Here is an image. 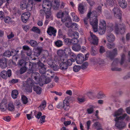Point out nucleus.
Listing matches in <instances>:
<instances>
[{
	"label": "nucleus",
	"instance_id": "obj_1",
	"mask_svg": "<svg viewBox=\"0 0 130 130\" xmlns=\"http://www.w3.org/2000/svg\"><path fill=\"white\" fill-rule=\"evenodd\" d=\"M33 80L30 78H28L26 81L23 82V85L27 91L28 92H31L32 91V87L33 86V90L35 91L37 94H41L42 89L38 86H35Z\"/></svg>",
	"mask_w": 130,
	"mask_h": 130
},
{
	"label": "nucleus",
	"instance_id": "obj_2",
	"mask_svg": "<svg viewBox=\"0 0 130 130\" xmlns=\"http://www.w3.org/2000/svg\"><path fill=\"white\" fill-rule=\"evenodd\" d=\"M127 114L125 113L122 116L119 117H116L114 120L116 122L115 126L119 129L121 130L125 128L126 125V124L122 121L125 118Z\"/></svg>",
	"mask_w": 130,
	"mask_h": 130
},
{
	"label": "nucleus",
	"instance_id": "obj_3",
	"mask_svg": "<svg viewBox=\"0 0 130 130\" xmlns=\"http://www.w3.org/2000/svg\"><path fill=\"white\" fill-rule=\"evenodd\" d=\"M115 32L117 34H124L126 29V26L124 24L122 23L120 24L117 26H116L115 27Z\"/></svg>",
	"mask_w": 130,
	"mask_h": 130
},
{
	"label": "nucleus",
	"instance_id": "obj_4",
	"mask_svg": "<svg viewBox=\"0 0 130 130\" xmlns=\"http://www.w3.org/2000/svg\"><path fill=\"white\" fill-rule=\"evenodd\" d=\"M90 23L92 25L93 31L96 32L98 31V20L96 17L94 16L90 18Z\"/></svg>",
	"mask_w": 130,
	"mask_h": 130
},
{
	"label": "nucleus",
	"instance_id": "obj_5",
	"mask_svg": "<svg viewBox=\"0 0 130 130\" xmlns=\"http://www.w3.org/2000/svg\"><path fill=\"white\" fill-rule=\"evenodd\" d=\"M72 64V61L70 59H68L66 62H62L59 64L60 69L62 71H66L68 68L69 66Z\"/></svg>",
	"mask_w": 130,
	"mask_h": 130
},
{
	"label": "nucleus",
	"instance_id": "obj_6",
	"mask_svg": "<svg viewBox=\"0 0 130 130\" xmlns=\"http://www.w3.org/2000/svg\"><path fill=\"white\" fill-rule=\"evenodd\" d=\"M90 37H89L88 40L89 41L94 45H97L98 43V39L95 35L90 32Z\"/></svg>",
	"mask_w": 130,
	"mask_h": 130
},
{
	"label": "nucleus",
	"instance_id": "obj_7",
	"mask_svg": "<svg viewBox=\"0 0 130 130\" xmlns=\"http://www.w3.org/2000/svg\"><path fill=\"white\" fill-rule=\"evenodd\" d=\"M113 15L115 17L121 20L122 18V12L118 7L114 8L112 11Z\"/></svg>",
	"mask_w": 130,
	"mask_h": 130
},
{
	"label": "nucleus",
	"instance_id": "obj_8",
	"mask_svg": "<svg viewBox=\"0 0 130 130\" xmlns=\"http://www.w3.org/2000/svg\"><path fill=\"white\" fill-rule=\"evenodd\" d=\"M89 55L88 54H86L85 56V58H84V56L82 54H78L76 57V60L77 63L78 64H80L82 63L83 62L87 60L88 57L87 56H88Z\"/></svg>",
	"mask_w": 130,
	"mask_h": 130
},
{
	"label": "nucleus",
	"instance_id": "obj_9",
	"mask_svg": "<svg viewBox=\"0 0 130 130\" xmlns=\"http://www.w3.org/2000/svg\"><path fill=\"white\" fill-rule=\"evenodd\" d=\"M11 74V70L8 69L7 71L5 70L2 71L1 73L0 76L3 79H6L8 77H10Z\"/></svg>",
	"mask_w": 130,
	"mask_h": 130
},
{
	"label": "nucleus",
	"instance_id": "obj_10",
	"mask_svg": "<svg viewBox=\"0 0 130 130\" xmlns=\"http://www.w3.org/2000/svg\"><path fill=\"white\" fill-rule=\"evenodd\" d=\"M78 11L79 13L83 14L86 11V3L84 2L79 4L78 8Z\"/></svg>",
	"mask_w": 130,
	"mask_h": 130
},
{
	"label": "nucleus",
	"instance_id": "obj_11",
	"mask_svg": "<svg viewBox=\"0 0 130 130\" xmlns=\"http://www.w3.org/2000/svg\"><path fill=\"white\" fill-rule=\"evenodd\" d=\"M47 32L49 36H53V37H55L56 36L57 30L54 27L50 26L48 28Z\"/></svg>",
	"mask_w": 130,
	"mask_h": 130
},
{
	"label": "nucleus",
	"instance_id": "obj_12",
	"mask_svg": "<svg viewBox=\"0 0 130 130\" xmlns=\"http://www.w3.org/2000/svg\"><path fill=\"white\" fill-rule=\"evenodd\" d=\"M92 61L94 64L97 63L100 66H103L104 64V61L100 58H93L92 59Z\"/></svg>",
	"mask_w": 130,
	"mask_h": 130
},
{
	"label": "nucleus",
	"instance_id": "obj_13",
	"mask_svg": "<svg viewBox=\"0 0 130 130\" xmlns=\"http://www.w3.org/2000/svg\"><path fill=\"white\" fill-rule=\"evenodd\" d=\"M30 16V13L29 12H25L23 13L21 17V20L24 23L26 22Z\"/></svg>",
	"mask_w": 130,
	"mask_h": 130
},
{
	"label": "nucleus",
	"instance_id": "obj_14",
	"mask_svg": "<svg viewBox=\"0 0 130 130\" xmlns=\"http://www.w3.org/2000/svg\"><path fill=\"white\" fill-rule=\"evenodd\" d=\"M7 104L5 99L2 101L0 104V109L2 111H4L6 110Z\"/></svg>",
	"mask_w": 130,
	"mask_h": 130
},
{
	"label": "nucleus",
	"instance_id": "obj_15",
	"mask_svg": "<svg viewBox=\"0 0 130 130\" xmlns=\"http://www.w3.org/2000/svg\"><path fill=\"white\" fill-rule=\"evenodd\" d=\"M43 8L44 9L46 18H48L51 17V7H49V6H48L46 7Z\"/></svg>",
	"mask_w": 130,
	"mask_h": 130
},
{
	"label": "nucleus",
	"instance_id": "obj_16",
	"mask_svg": "<svg viewBox=\"0 0 130 130\" xmlns=\"http://www.w3.org/2000/svg\"><path fill=\"white\" fill-rule=\"evenodd\" d=\"M74 36V38L71 39V44H77L78 41L77 38L78 37L79 34L77 32H75Z\"/></svg>",
	"mask_w": 130,
	"mask_h": 130
},
{
	"label": "nucleus",
	"instance_id": "obj_17",
	"mask_svg": "<svg viewBox=\"0 0 130 130\" xmlns=\"http://www.w3.org/2000/svg\"><path fill=\"white\" fill-rule=\"evenodd\" d=\"M108 41L109 42H112L115 40V37L112 33H110L107 35L106 37Z\"/></svg>",
	"mask_w": 130,
	"mask_h": 130
},
{
	"label": "nucleus",
	"instance_id": "obj_18",
	"mask_svg": "<svg viewBox=\"0 0 130 130\" xmlns=\"http://www.w3.org/2000/svg\"><path fill=\"white\" fill-rule=\"evenodd\" d=\"M20 6L22 10H24L26 8L28 10H31V7H29L28 5H27V4L25 3L22 2L21 3L20 5Z\"/></svg>",
	"mask_w": 130,
	"mask_h": 130
},
{
	"label": "nucleus",
	"instance_id": "obj_19",
	"mask_svg": "<svg viewBox=\"0 0 130 130\" xmlns=\"http://www.w3.org/2000/svg\"><path fill=\"white\" fill-rule=\"evenodd\" d=\"M31 77L32 78H34L35 80L38 81L39 80L40 76L38 73L35 72L31 74Z\"/></svg>",
	"mask_w": 130,
	"mask_h": 130
},
{
	"label": "nucleus",
	"instance_id": "obj_20",
	"mask_svg": "<svg viewBox=\"0 0 130 130\" xmlns=\"http://www.w3.org/2000/svg\"><path fill=\"white\" fill-rule=\"evenodd\" d=\"M118 3L119 5L121 8H125L126 7L127 3L125 0H120Z\"/></svg>",
	"mask_w": 130,
	"mask_h": 130
},
{
	"label": "nucleus",
	"instance_id": "obj_21",
	"mask_svg": "<svg viewBox=\"0 0 130 130\" xmlns=\"http://www.w3.org/2000/svg\"><path fill=\"white\" fill-rule=\"evenodd\" d=\"M63 108L64 110H67L69 108V104L68 101L66 100H64L63 101Z\"/></svg>",
	"mask_w": 130,
	"mask_h": 130
},
{
	"label": "nucleus",
	"instance_id": "obj_22",
	"mask_svg": "<svg viewBox=\"0 0 130 130\" xmlns=\"http://www.w3.org/2000/svg\"><path fill=\"white\" fill-rule=\"evenodd\" d=\"M106 57L112 60L114 59V57L113 56L112 53L110 51H106Z\"/></svg>",
	"mask_w": 130,
	"mask_h": 130
},
{
	"label": "nucleus",
	"instance_id": "obj_23",
	"mask_svg": "<svg viewBox=\"0 0 130 130\" xmlns=\"http://www.w3.org/2000/svg\"><path fill=\"white\" fill-rule=\"evenodd\" d=\"M43 2L42 6L43 8L46 7L48 6H49V7H51V2L49 0L46 1H43Z\"/></svg>",
	"mask_w": 130,
	"mask_h": 130
},
{
	"label": "nucleus",
	"instance_id": "obj_24",
	"mask_svg": "<svg viewBox=\"0 0 130 130\" xmlns=\"http://www.w3.org/2000/svg\"><path fill=\"white\" fill-rule=\"evenodd\" d=\"M46 105V102L45 100H43L40 106L38 107V109L41 110L44 109Z\"/></svg>",
	"mask_w": 130,
	"mask_h": 130
},
{
	"label": "nucleus",
	"instance_id": "obj_25",
	"mask_svg": "<svg viewBox=\"0 0 130 130\" xmlns=\"http://www.w3.org/2000/svg\"><path fill=\"white\" fill-rule=\"evenodd\" d=\"M72 49L76 51H78L80 50L81 48V46L79 44H73L72 46Z\"/></svg>",
	"mask_w": 130,
	"mask_h": 130
},
{
	"label": "nucleus",
	"instance_id": "obj_26",
	"mask_svg": "<svg viewBox=\"0 0 130 130\" xmlns=\"http://www.w3.org/2000/svg\"><path fill=\"white\" fill-rule=\"evenodd\" d=\"M91 53L92 55L93 56L95 55L97 53V50L95 45L91 46Z\"/></svg>",
	"mask_w": 130,
	"mask_h": 130
},
{
	"label": "nucleus",
	"instance_id": "obj_27",
	"mask_svg": "<svg viewBox=\"0 0 130 130\" xmlns=\"http://www.w3.org/2000/svg\"><path fill=\"white\" fill-rule=\"evenodd\" d=\"M92 14V12H89L87 14V17L84 20L85 24L87 26L88 20L90 18V17L91 16Z\"/></svg>",
	"mask_w": 130,
	"mask_h": 130
},
{
	"label": "nucleus",
	"instance_id": "obj_28",
	"mask_svg": "<svg viewBox=\"0 0 130 130\" xmlns=\"http://www.w3.org/2000/svg\"><path fill=\"white\" fill-rule=\"evenodd\" d=\"M18 94V91L17 90H14L11 92V96L13 99H16Z\"/></svg>",
	"mask_w": 130,
	"mask_h": 130
},
{
	"label": "nucleus",
	"instance_id": "obj_29",
	"mask_svg": "<svg viewBox=\"0 0 130 130\" xmlns=\"http://www.w3.org/2000/svg\"><path fill=\"white\" fill-rule=\"evenodd\" d=\"M106 26L105 21L104 20H101L100 21L99 27V28L104 27L106 28Z\"/></svg>",
	"mask_w": 130,
	"mask_h": 130
},
{
	"label": "nucleus",
	"instance_id": "obj_30",
	"mask_svg": "<svg viewBox=\"0 0 130 130\" xmlns=\"http://www.w3.org/2000/svg\"><path fill=\"white\" fill-rule=\"evenodd\" d=\"M95 107L93 105H90L89 106V107L87 109V111L89 114H90L92 113L94 111V109Z\"/></svg>",
	"mask_w": 130,
	"mask_h": 130
},
{
	"label": "nucleus",
	"instance_id": "obj_31",
	"mask_svg": "<svg viewBox=\"0 0 130 130\" xmlns=\"http://www.w3.org/2000/svg\"><path fill=\"white\" fill-rule=\"evenodd\" d=\"M7 61L5 59L3 60V62L0 65V67L4 69L7 66Z\"/></svg>",
	"mask_w": 130,
	"mask_h": 130
},
{
	"label": "nucleus",
	"instance_id": "obj_32",
	"mask_svg": "<svg viewBox=\"0 0 130 130\" xmlns=\"http://www.w3.org/2000/svg\"><path fill=\"white\" fill-rule=\"evenodd\" d=\"M123 109L122 108H120L117 111H116L115 113L114 116L117 117V116L121 115L122 113Z\"/></svg>",
	"mask_w": 130,
	"mask_h": 130
},
{
	"label": "nucleus",
	"instance_id": "obj_33",
	"mask_svg": "<svg viewBox=\"0 0 130 130\" xmlns=\"http://www.w3.org/2000/svg\"><path fill=\"white\" fill-rule=\"evenodd\" d=\"M25 65L27 69L28 70L32 69L33 64L31 62H27L25 63Z\"/></svg>",
	"mask_w": 130,
	"mask_h": 130
},
{
	"label": "nucleus",
	"instance_id": "obj_34",
	"mask_svg": "<svg viewBox=\"0 0 130 130\" xmlns=\"http://www.w3.org/2000/svg\"><path fill=\"white\" fill-rule=\"evenodd\" d=\"M106 28L104 27L99 28L98 29V31L100 35L104 34L105 32Z\"/></svg>",
	"mask_w": 130,
	"mask_h": 130
},
{
	"label": "nucleus",
	"instance_id": "obj_35",
	"mask_svg": "<svg viewBox=\"0 0 130 130\" xmlns=\"http://www.w3.org/2000/svg\"><path fill=\"white\" fill-rule=\"evenodd\" d=\"M8 109L10 111H13L14 109V107L12 103H10L8 104Z\"/></svg>",
	"mask_w": 130,
	"mask_h": 130
},
{
	"label": "nucleus",
	"instance_id": "obj_36",
	"mask_svg": "<svg viewBox=\"0 0 130 130\" xmlns=\"http://www.w3.org/2000/svg\"><path fill=\"white\" fill-rule=\"evenodd\" d=\"M107 46L108 49H110L114 48L115 47V45L112 42H110L107 43Z\"/></svg>",
	"mask_w": 130,
	"mask_h": 130
},
{
	"label": "nucleus",
	"instance_id": "obj_37",
	"mask_svg": "<svg viewBox=\"0 0 130 130\" xmlns=\"http://www.w3.org/2000/svg\"><path fill=\"white\" fill-rule=\"evenodd\" d=\"M70 55L71 58L69 59H70L72 61V64L73 62H74L76 60V56L74 54L72 53H70Z\"/></svg>",
	"mask_w": 130,
	"mask_h": 130
},
{
	"label": "nucleus",
	"instance_id": "obj_38",
	"mask_svg": "<svg viewBox=\"0 0 130 130\" xmlns=\"http://www.w3.org/2000/svg\"><path fill=\"white\" fill-rule=\"evenodd\" d=\"M60 60L62 62H66L68 61L67 56L65 54L60 57Z\"/></svg>",
	"mask_w": 130,
	"mask_h": 130
},
{
	"label": "nucleus",
	"instance_id": "obj_39",
	"mask_svg": "<svg viewBox=\"0 0 130 130\" xmlns=\"http://www.w3.org/2000/svg\"><path fill=\"white\" fill-rule=\"evenodd\" d=\"M107 4L111 7L114 5V0H106Z\"/></svg>",
	"mask_w": 130,
	"mask_h": 130
},
{
	"label": "nucleus",
	"instance_id": "obj_40",
	"mask_svg": "<svg viewBox=\"0 0 130 130\" xmlns=\"http://www.w3.org/2000/svg\"><path fill=\"white\" fill-rule=\"evenodd\" d=\"M64 42L66 45H69L71 44V39L67 38L64 39Z\"/></svg>",
	"mask_w": 130,
	"mask_h": 130
},
{
	"label": "nucleus",
	"instance_id": "obj_41",
	"mask_svg": "<svg viewBox=\"0 0 130 130\" xmlns=\"http://www.w3.org/2000/svg\"><path fill=\"white\" fill-rule=\"evenodd\" d=\"M4 19V21L6 23L10 24L12 22L11 18L9 17H6Z\"/></svg>",
	"mask_w": 130,
	"mask_h": 130
},
{
	"label": "nucleus",
	"instance_id": "obj_42",
	"mask_svg": "<svg viewBox=\"0 0 130 130\" xmlns=\"http://www.w3.org/2000/svg\"><path fill=\"white\" fill-rule=\"evenodd\" d=\"M54 6L55 7L54 8L57 9L60 5L59 0H54Z\"/></svg>",
	"mask_w": 130,
	"mask_h": 130
},
{
	"label": "nucleus",
	"instance_id": "obj_43",
	"mask_svg": "<svg viewBox=\"0 0 130 130\" xmlns=\"http://www.w3.org/2000/svg\"><path fill=\"white\" fill-rule=\"evenodd\" d=\"M31 30L39 34L40 32V29L35 26L33 27L31 29Z\"/></svg>",
	"mask_w": 130,
	"mask_h": 130
},
{
	"label": "nucleus",
	"instance_id": "obj_44",
	"mask_svg": "<svg viewBox=\"0 0 130 130\" xmlns=\"http://www.w3.org/2000/svg\"><path fill=\"white\" fill-rule=\"evenodd\" d=\"M88 63L87 62H85L83 63L80 66V69L83 70H84L86 69L87 67L88 66Z\"/></svg>",
	"mask_w": 130,
	"mask_h": 130
},
{
	"label": "nucleus",
	"instance_id": "obj_45",
	"mask_svg": "<svg viewBox=\"0 0 130 130\" xmlns=\"http://www.w3.org/2000/svg\"><path fill=\"white\" fill-rule=\"evenodd\" d=\"M46 67H44L43 68H39V72L42 74H45L46 70Z\"/></svg>",
	"mask_w": 130,
	"mask_h": 130
},
{
	"label": "nucleus",
	"instance_id": "obj_46",
	"mask_svg": "<svg viewBox=\"0 0 130 130\" xmlns=\"http://www.w3.org/2000/svg\"><path fill=\"white\" fill-rule=\"evenodd\" d=\"M97 97L99 99H103L105 98L106 96L103 93L100 92L98 94Z\"/></svg>",
	"mask_w": 130,
	"mask_h": 130
},
{
	"label": "nucleus",
	"instance_id": "obj_47",
	"mask_svg": "<svg viewBox=\"0 0 130 130\" xmlns=\"http://www.w3.org/2000/svg\"><path fill=\"white\" fill-rule=\"evenodd\" d=\"M47 63L51 67L52 66H54V64H55V63L53 62V60L50 58L48 59Z\"/></svg>",
	"mask_w": 130,
	"mask_h": 130
},
{
	"label": "nucleus",
	"instance_id": "obj_48",
	"mask_svg": "<svg viewBox=\"0 0 130 130\" xmlns=\"http://www.w3.org/2000/svg\"><path fill=\"white\" fill-rule=\"evenodd\" d=\"M80 69V66L79 65H75L73 67L74 71L77 72L79 71Z\"/></svg>",
	"mask_w": 130,
	"mask_h": 130
},
{
	"label": "nucleus",
	"instance_id": "obj_49",
	"mask_svg": "<svg viewBox=\"0 0 130 130\" xmlns=\"http://www.w3.org/2000/svg\"><path fill=\"white\" fill-rule=\"evenodd\" d=\"M22 100L23 103L24 104H26L28 102L27 98L24 95H22Z\"/></svg>",
	"mask_w": 130,
	"mask_h": 130
},
{
	"label": "nucleus",
	"instance_id": "obj_50",
	"mask_svg": "<svg viewBox=\"0 0 130 130\" xmlns=\"http://www.w3.org/2000/svg\"><path fill=\"white\" fill-rule=\"evenodd\" d=\"M56 45L58 47H60L62 45V42L60 40L57 41L55 43Z\"/></svg>",
	"mask_w": 130,
	"mask_h": 130
},
{
	"label": "nucleus",
	"instance_id": "obj_51",
	"mask_svg": "<svg viewBox=\"0 0 130 130\" xmlns=\"http://www.w3.org/2000/svg\"><path fill=\"white\" fill-rule=\"evenodd\" d=\"M72 15L73 17V21L76 22H78L79 21V19L78 17L75 15L74 13H72Z\"/></svg>",
	"mask_w": 130,
	"mask_h": 130
},
{
	"label": "nucleus",
	"instance_id": "obj_52",
	"mask_svg": "<svg viewBox=\"0 0 130 130\" xmlns=\"http://www.w3.org/2000/svg\"><path fill=\"white\" fill-rule=\"evenodd\" d=\"M125 60V54L123 53L121 55V60L120 62V63L121 65H122L123 64Z\"/></svg>",
	"mask_w": 130,
	"mask_h": 130
},
{
	"label": "nucleus",
	"instance_id": "obj_53",
	"mask_svg": "<svg viewBox=\"0 0 130 130\" xmlns=\"http://www.w3.org/2000/svg\"><path fill=\"white\" fill-rule=\"evenodd\" d=\"M57 54L58 56H60V57L63 55H64V51L62 50H59L57 51Z\"/></svg>",
	"mask_w": 130,
	"mask_h": 130
},
{
	"label": "nucleus",
	"instance_id": "obj_54",
	"mask_svg": "<svg viewBox=\"0 0 130 130\" xmlns=\"http://www.w3.org/2000/svg\"><path fill=\"white\" fill-rule=\"evenodd\" d=\"M30 45L32 46H36L37 44V42L33 40H31L29 42Z\"/></svg>",
	"mask_w": 130,
	"mask_h": 130
},
{
	"label": "nucleus",
	"instance_id": "obj_55",
	"mask_svg": "<svg viewBox=\"0 0 130 130\" xmlns=\"http://www.w3.org/2000/svg\"><path fill=\"white\" fill-rule=\"evenodd\" d=\"M38 67L39 68H43L44 67H46L44 64L42 63L40 61H39L37 63Z\"/></svg>",
	"mask_w": 130,
	"mask_h": 130
},
{
	"label": "nucleus",
	"instance_id": "obj_56",
	"mask_svg": "<svg viewBox=\"0 0 130 130\" xmlns=\"http://www.w3.org/2000/svg\"><path fill=\"white\" fill-rule=\"evenodd\" d=\"M42 48L41 47H38L37 48L36 51H37V56H39L42 52Z\"/></svg>",
	"mask_w": 130,
	"mask_h": 130
},
{
	"label": "nucleus",
	"instance_id": "obj_57",
	"mask_svg": "<svg viewBox=\"0 0 130 130\" xmlns=\"http://www.w3.org/2000/svg\"><path fill=\"white\" fill-rule=\"evenodd\" d=\"M44 83L42 84V85L44 84H47L48 83L51 82V80L49 78L45 77L44 78Z\"/></svg>",
	"mask_w": 130,
	"mask_h": 130
},
{
	"label": "nucleus",
	"instance_id": "obj_58",
	"mask_svg": "<svg viewBox=\"0 0 130 130\" xmlns=\"http://www.w3.org/2000/svg\"><path fill=\"white\" fill-rule=\"evenodd\" d=\"M22 28L26 32L28 31L30 29V27L28 25H23Z\"/></svg>",
	"mask_w": 130,
	"mask_h": 130
},
{
	"label": "nucleus",
	"instance_id": "obj_59",
	"mask_svg": "<svg viewBox=\"0 0 130 130\" xmlns=\"http://www.w3.org/2000/svg\"><path fill=\"white\" fill-rule=\"evenodd\" d=\"M4 55L6 57H9L11 56V52L9 51H7L4 53Z\"/></svg>",
	"mask_w": 130,
	"mask_h": 130
},
{
	"label": "nucleus",
	"instance_id": "obj_60",
	"mask_svg": "<svg viewBox=\"0 0 130 130\" xmlns=\"http://www.w3.org/2000/svg\"><path fill=\"white\" fill-rule=\"evenodd\" d=\"M68 34L70 37H72V36H73L74 37V36L75 32L74 33L72 30L71 29H70L68 30Z\"/></svg>",
	"mask_w": 130,
	"mask_h": 130
},
{
	"label": "nucleus",
	"instance_id": "obj_61",
	"mask_svg": "<svg viewBox=\"0 0 130 130\" xmlns=\"http://www.w3.org/2000/svg\"><path fill=\"white\" fill-rule=\"evenodd\" d=\"M26 69H27L26 66L22 67L20 70V73L22 74L24 73L25 72Z\"/></svg>",
	"mask_w": 130,
	"mask_h": 130
},
{
	"label": "nucleus",
	"instance_id": "obj_62",
	"mask_svg": "<svg viewBox=\"0 0 130 130\" xmlns=\"http://www.w3.org/2000/svg\"><path fill=\"white\" fill-rule=\"evenodd\" d=\"M78 103H81L85 102L86 99L84 98H78L77 99Z\"/></svg>",
	"mask_w": 130,
	"mask_h": 130
},
{
	"label": "nucleus",
	"instance_id": "obj_63",
	"mask_svg": "<svg viewBox=\"0 0 130 130\" xmlns=\"http://www.w3.org/2000/svg\"><path fill=\"white\" fill-rule=\"evenodd\" d=\"M53 65L54 66H52L51 68L54 71H57L59 69V67L57 65L55 64Z\"/></svg>",
	"mask_w": 130,
	"mask_h": 130
},
{
	"label": "nucleus",
	"instance_id": "obj_64",
	"mask_svg": "<svg viewBox=\"0 0 130 130\" xmlns=\"http://www.w3.org/2000/svg\"><path fill=\"white\" fill-rule=\"evenodd\" d=\"M25 63V62L24 60L23 59H21L19 61L18 63L20 66H22L23 65H25L26 63Z\"/></svg>",
	"mask_w": 130,
	"mask_h": 130
}]
</instances>
